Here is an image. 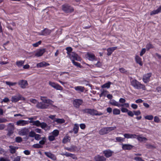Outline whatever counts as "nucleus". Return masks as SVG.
<instances>
[{
    "label": "nucleus",
    "instance_id": "obj_1",
    "mask_svg": "<svg viewBox=\"0 0 161 161\" xmlns=\"http://www.w3.org/2000/svg\"><path fill=\"white\" fill-rule=\"evenodd\" d=\"M131 85L135 88L138 89H142L143 90H145L146 88L144 85L141 84L140 82L136 80H133L131 82Z\"/></svg>",
    "mask_w": 161,
    "mask_h": 161
},
{
    "label": "nucleus",
    "instance_id": "obj_2",
    "mask_svg": "<svg viewBox=\"0 0 161 161\" xmlns=\"http://www.w3.org/2000/svg\"><path fill=\"white\" fill-rule=\"evenodd\" d=\"M116 128V126L103 127L99 130V134L100 135L106 134L114 130Z\"/></svg>",
    "mask_w": 161,
    "mask_h": 161
},
{
    "label": "nucleus",
    "instance_id": "obj_3",
    "mask_svg": "<svg viewBox=\"0 0 161 161\" xmlns=\"http://www.w3.org/2000/svg\"><path fill=\"white\" fill-rule=\"evenodd\" d=\"M83 111L85 113H87L92 115H101L103 113L98 112L97 110L94 109L90 108H86L83 110Z\"/></svg>",
    "mask_w": 161,
    "mask_h": 161
},
{
    "label": "nucleus",
    "instance_id": "obj_4",
    "mask_svg": "<svg viewBox=\"0 0 161 161\" xmlns=\"http://www.w3.org/2000/svg\"><path fill=\"white\" fill-rule=\"evenodd\" d=\"M62 10L66 13H71L74 11L73 8L68 5L64 4L62 5Z\"/></svg>",
    "mask_w": 161,
    "mask_h": 161
},
{
    "label": "nucleus",
    "instance_id": "obj_5",
    "mask_svg": "<svg viewBox=\"0 0 161 161\" xmlns=\"http://www.w3.org/2000/svg\"><path fill=\"white\" fill-rule=\"evenodd\" d=\"M49 85L57 90L62 91L63 90V88L61 86L55 82L49 81Z\"/></svg>",
    "mask_w": 161,
    "mask_h": 161
},
{
    "label": "nucleus",
    "instance_id": "obj_6",
    "mask_svg": "<svg viewBox=\"0 0 161 161\" xmlns=\"http://www.w3.org/2000/svg\"><path fill=\"white\" fill-rule=\"evenodd\" d=\"M69 56V57L72 60H75L78 61H80L81 60V58L75 52H72L70 53Z\"/></svg>",
    "mask_w": 161,
    "mask_h": 161
},
{
    "label": "nucleus",
    "instance_id": "obj_7",
    "mask_svg": "<svg viewBox=\"0 0 161 161\" xmlns=\"http://www.w3.org/2000/svg\"><path fill=\"white\" fill-rule=\"evenodd\" d=\"M38 122L39 123H38L37 126L39 127L40 126L42 129H43L45 130H49L50 129V126H48L46 123H41L39 120Z\"/></svg>",
    "mask_w": 161,
    "mask_h": 161
},
{
    "label": "nucleus",
    "instance_id": "obj_8",
    "mask_svg": "<svg viewBox=\"0 0 161 161\" xmlns=\"http://www.w3.org/2000/svg\"><path fill=\"white\" fill-rule=\"evenodd\" d=\"M29 132V130L28 128H25L21 129L18 132L20 136H26L28 135Z\"/></svg>",
    "mask_w": 161,
    "mask_h": 161
},
{
    "label": "nucleus",
    "instance_id": "obj_9",
    "mask_svg": "<svg viewBox=\"0 0 161 161\" xmlns=\"http://www.w3.org/2000/svg\"><path fill=\"white\" fill-rule=\"evenodd\" d=\"M18 84L20 87L23 89L25 88L28 85L27 81L24 80H19L18 82Z\"/></svg>",
    "mask_w": 161,
    "mask_h": 161
},
{
    "label": "nucleus",
    "instance_id": "obj_10",
    "mask_svg": "<svg viewBox=\"0 0 161 161\" xmlns=\"http://www.w3.org/2000/svg\"><path fill=\"white\" fill-rule=\"evenodd\" d=\"M82 103L83 101L80 99H75L73 102L74 106L76 108H78Z\"/></svg>",
    "mask_w": 161,
    "mask_h": 161
},
{
    "label": "nucleus",
    "instance_id": "obj_11",
    "mask_svg": "<svg viewBox=\"0 0 161 161\" xmlns=\"http://www.w3.org/2000/svg\"><path fill=\"white\" fill-rule=\"evenodd\" d=\"M152 75L151 73H148L147 74L143 76V80L145 83H147L150 80V78Z\"/></svg>",
    "mask_w": 161,
    "mask_h": 161
},
{
    "label": "nucleus",
    "instance_id": "obj_12",
    "mask_svg": "<svg viewBox=\"0 0 161 161\" xmlns=\"http://www.w3.org/2000/svg\"><path fill=\"white\" fill-rule=\"evenodd\" d=\"M52 31L50 30L45 28L41 32L39 33L40 35L47 36L49 35L51 32Z\"/></svg>",
    "mask_w": 161,
    "mask_h": 161
},
{
    "label": "nucleus",
    "instance_id": "obj_13",
    "mask_svg": "<svg viewBox=\"0 0 161 161\" xmlns=\"http://www.w3.org/2000/svg\"><path fill=\"white\" fill-rule=\"evenodd\" d=\"M95 161H106V158L103 156L97 155L94 157Z\"/></svg>",
    "mask_w": 161,
    "mask_h": 161
},
{
    "label": "nucleus",
    "instance_id": "obj_14",
    "mask_svg": "<svg viewBox=\"0 0 161 161\" xmlns=\"http://www.w3.org/2000/svg\"><path fill=\"white\" fill-rule=\"evenodd\" d=\"M36 106L37 108L40 109H46L48 108V105L41 102H38L37 103Z\"/></svg>",
    "mask_w": 161,
    "mask_h": 161
},
{
    "label": "nucleus",
    "instance_id": "obj_15",
    "mask_svg": "<svg viewBox=\"0 0 161 161\" xmlns=\"http://www.w3.org/2000/svg\"><path fill=\"white\" fill-rule=\"evenodd\" d=\"M103 153L106 158H108L112 156L113 152L110 150H107L104 151Z\"/></svg>",
    "mask_w": 161,
    "mask_h": 161
},
{
    "label": "nucleus",
    "instance_id": "obj_16",
    "mask_svg": "<svg viewBox=\"0 0 161 161\" xmlns=\"http://www.w3.org/2000/svg\"><path fill=\"white\" fill-rule=\"evenodd\" d=\"M20 94L19 93H18L12 97L11 101L14 103L17 102L20 100Z\"/></svg>",
    "mask_w": 161,
    "mask_h": 161
},
{
    "label": "nucleus",
    "instance_id": "obj_17",
    "mask_svg": "<svg viewBox=\"0 0 161 161\" xmlns=\"http://www.w3.org/2000/svg\"><path fill=\"white\" fill-rule=\"evenodd\" d=\"M29 121L25 120H20L17 122L16 124L18 125L24 126L28 124Z\"/></svg>",
    "mask_w": 161,
    "mask_h": 161
},
{
    "label": "nucleus",
    "instance_id": "obj_18",
    "mask_svg": "<svg viewBox=\"0 0 161 161\" xmlns=\"http://www.w3.org/2000/svg\"><path fill=\"white\" fill-rule=\"evenodd\" d=\"M44 154L46 155L47 157L49 158H50L53 160H55L56 159V157L55 156L50 152H44Z\"/></svg>",
    "mask_w": 161,
    "mask_h": 161
},
{
    "label": "nucleus",
    "instance_id": "obj_19",
    "mask_svg": "<svg viewBox=\"0 0 161 161\" xmlns=\"http://www.w3.org/2000/svg\"><path fill=\"white\" fill-rule=\"evenodd\" d=\"M74 89L78 92H83L85 89L84 87L81 86H75L74 87Z\"/></svg>",
    "mask_w": 161,
    "mask_h": 161
},
{
    "label": "nucleus",
    "instance_id": "obj_20",
    "mask_svg": "<svg viewBox=\"0 0 161 161\" xmlns=\"http://www.w3.org/2000/svg\"><path fill=\"white\" fill-rule=\"evenodd\" d=\"M45 50L44 49H40L37 51L35 54V56L37 57H40L42 56L45 53Z\"/></svg>",
    "mask_w": 161,
    "mask_h": 161
},
{
    "label": "nucleus",
    "instance_id": "obj_21",
    "mask_svg": "<svg viewBox=\"0 0 161 161\" xmlns=\"http://www.w3.org/2000/svg\"><path fill=\"white\" fill-rule=\"evenodd\" d=\"M133 147V146L128 144H123L122 145V148L125 150H130Z\"/></svg>",
    "mask_w": 161,
    "mask_h": 161
},
{
    "label": "nucleus",
    "instance_id": "obj_22",
    "mask_svg": "<svg viewBox=\"0 0 161 161\" xmlns=\"http://www.w3.org/2000/svg\"><path fill=\"white\" fill-rule=\"evenodd\" d=\"M49 65V64L45 62H42L37 64L36 66L38 68H41L47 66Z\"/></svg>",
    "mask_w": 161,
    "mask_h": 161
},
{
    "label": "nucleus",
    "instance_id": "obj_23",
    "mask_svg": "<svg viewBox=\"0 0 161 161\" xmlns=\"http://www.w3.org/2000/svg\"><path fill=\"white\" fill-rule=\"evenodd\" d=\"M117 48V47H116L108 48L107 50V51L108 52L107 55L108 56L111 55L113 52Z\"/></svg>",
    "mask_w": 161,
    "mask_h": 161
},
{
    "label": "nucleus",
    "instance_id": "obj_24",
    "mask_svg": "<svg viewBox=\"0 0 161 161\" xmlns=\"http://www.w3.org/2000/svg\"><path fill=\"white\" fill-rule=\"evenodd\" d=\"M135 60L137 63L139 64L141 66L143 64L141 60V58L138 56L137 55L136 56Z\"/></svg>",
    "mask_w": 161,
    "mask_h": 161
},
{
    "label": "nucleus",
    "instance_id": "obj_25",
    "mask_svg": "<svg viewBox=\"0 0 161 161\" xmlns=\"http://www.w3.org/2000/svg\"><path fill=\"white\" fill-rule=\"evenodd\" d=\"M41 99L44 103H49L52 102L51 100L46 99V97H41Z\"/></svg>",
    "mask_w": 161,
    "mask_h": 161
},
{
    "label": "nucleus",
    "instance_id": "obj_26",
    "mask_svg": "<svg viewBox=\"0 0 161 161\" xmlns=\"http://www.w3.org/2000/svg\"><path fill=\"white\" fill-rule=\"evenodd\" d=\"M161 12V6H160L158 9L156 10H154L150 13V15H152L153 14H157Z\"/></svg>",
    "mask_w": 161,
    "mask_h": 161
},
{
    "label": "nucleus",
    "instance_id": "obj_27",
    "mask_svg": "<svg viewBox=\"0 0 161 161\" xmlns=\"http://www.w3.org/2000/svg\"><path fill=\"white\" fill-rule=\"evenodd\" d=\"M87 55L88 57V59L91 61H93L95 59V55L92 54H91L89 53H87Z\"/></svg>",
    "mask_w": 161,
    "mask_h": 161
},
{
    "label": "nucleus",
    "instance_id": "obj_28",
    "mask_svg": "<svg viewBox=\"0 0 161 161\" xmlns=\"http://www.w3.org/2000/svg\"><path fill=\"white\" fill-rule=\"evenodd\" d=\"M79 130V125L78 124H75L74 125L73 130L75 134H77Z\"/></svg>",
    "mask_w": 161,
    "mask_h": 161
},
{
    "label": "nucleus",
    "instance_id": "obj_29",
    "mask_svg": "<svg viewBox=\"0 0 161 161\" xmlns=\"http://www.w3.org/2000/svg\"><path fill=\"white\" fill-rule=\"evenodd\" d=\"M110 103L111 105L115 106H119V103L116 101L114 100H112L110 101L109 102Z\"/></svg>",
    "mask_w": 161,
    "mask_h": 161
},
{
    "label": "nucleus",
    "instance_id": "obj_30",
    "mask_svg": "<svg viewBox=\"0 0 161 161\" xmlns=\"http://www.w3.org/2000/svg\"><path fill=\"white\" fill-rule=\"evenodd\" d=\"M137 138L139 141L140 142L146 141L147 140V139L146 137H141L140 135L137 136Z\"/></svg>",
    "mask_w": 161,
    "mask_h": 161
},
{
    "label": "nucleus",
    "instance_id": "obj_31",
    "mask_svg": "<svg viewBox=\"0 0 161 161\" xmlns=\"http://www.w3.org/2000/svg\"><path fill=\"white\" fill-rule=\"evenodd\" d=\"M24 63V61L21 60L16 62V65L19 67H20L23 65Z\"/></svg>",
    "mask_w": 161,
    "mask_h": 161
},
{
    "label": "nucleus",
    "instance_id": "obj_32",
    "mask_svg": "<svg viewBox=\"0 0 161 161\" xmlns=\"http://www.w3.org/2000/svg\"><path fill=\"white\" fill-rule=\"evenodd\" d=\"M55 121L58 124H62L64 123L65 120L63 119L57 118Z\"/></svg>",
    "mask_w": 161,
    "mask_h": 161
},
{
    "label": "nucleus",
    "instance_id": "obj_33",
    "mask_svg": "<svg viewBox=\"0 0 161 161\" xmlns=\"http://www.w3.org/2000/svg\"><path fill=\"white\" fill-rule=\"evenodd\" d=\"M111 84V82H108L102 85V87L103 88H108L110 87Z\"/></svg>",
    "mask_w": 161,
    "mask_h": 161
},
{
    "label": "nucleus",
    "instance_id": "obj_34",
    "mask_svg": "<svg viewBox=\"0 0 161 161\" xmlns=\"http://www.w3.org/2000/svg\"><path fill=\"white\" fill-rule=\"evenodd\" d=\"M120 110L117 108H114L113 110V114L114 115H117L120 114Z\"/></svg>",
    "mask_w": 161,
    "mask_h": 161
},
{
    "label": "nucleus",
    "instance_id": "obj_35",
    "mask_svg": "<svg viewBox=\"0 0 161 161\" xmlns=\"http://www.w3.org/2000/svg\"><path fill=\"white\" fill-rule=\"evenodd\" d=\"M18 148V147L11 146V153H15L16 152V150Z\"/></svg>",
    "mask_w": 161,
    "mask_h": 161
},
{
    "label": "nucleus",
    "instance_id": "obj_36",
    "mask_svg": "<svg viewBox=\"0 0 161 161\" xmlns=\"http://www.w3.org/2000/svg\"><path fill=\"white\" fill-rule=\"evenodd\" d=\"M46 138L45 137L42 138V140L40 141L39 142L40 144L43 145H44L46 142Z\"/></svg>",
    "mask_w": 161,
    "mask_h": 161
},
{
    "label": "nucleus",
    "instance_id": "obj_37",
    "mask_svg": "<svg viewBox=\"0 0 161 161\" xmlns=\"http://www.w3.org/2000/svg\"><path fill=\"white\" fill-rule=\"evenodd\" d=\"M59 131L58 130H54L52 132V135L54 136H57L59 134Z\"/></svg>",
    "mask_w": 161,
    "mask_h": 161
},
{
    "label": "nucleus",
    "instance_id": "obj_38",
    "mask_svg": "<svg viewBox=\"0 0 161 161\" xmlns=\"http://www.w3.org/2000/svg\"><path fill=\"white\" fill-rule=\"evenodd\" d=\"M153 46L150 43L147 44L146 46V48L147 50H149V49L153 48Z\"/></svg>",
    "mask_w": 161,
    "mask_h": 161
},
{
    "label": "nucleus",
    "instance_id": "obj_39",
    "mask_svg": "<svg viewBox=\"0 0 161 161\" xmlns=\"http://www.w3.org/2000/svg\"><path fill=\"white\" fill-rule=\"evenodd\" d=\"M29 123H32V125H36V126H37L38 123V120H37L36 121H33L32 120H30L29 122Z\"/></svg>",
    "mask_w": 161,
    "mask_h": 161
},
{
    "label": "nucleus",
    "instance_id": "obj_40",
    "mask_svg": "<svg viewBox=\"0 0 161 161\" xmlns=\"http://www.w3.org/2000/svg\"><path fill=\"white\" fill-rule=\"evenodd\" d=\"M32 147L34 148H39L42 147V146L39 144H36L32 146Z\"/></svg>",
    "mask_w": 161,
    "mask_h": 161
},
{
    "label": "nucleus",
    "instance_id": "obj_41",
    "mask_svg": "<svg viewBox=\"0 0 161 161\" xmlns=\"http://www.w3.org/2000/svg\"><path fill=\"white\" fill-rule=\"evenodd\" d=\"M72 62L73 64L75 66L79 67L80 68L81 67V65H80V64L78 62H75L74 60H72Z\"/></svg>",
    "mask_w": 161,
    "mask_h": 161
},
{
    "label": "nucleus",
    "instance_id": "obj_42",
    "mask_svg": "<svg viewBox=\"0 0 161 161\" xmlns=\"http://www.w3.org/2000/svg\"><path fill=\"white\" fill-rule=\"evenodd\" d=\"M29 136L30 137H33L35 136L36 133L34 131H31L29 132Z\"/></svg>",
    "mask_w": 161,
    "mask_h": 161
},
{
    "label": "nucleus",
    "instance_id": "obj_43",
    "mask_svg": "<svg viewBox=\"0 0 161 161\" xmlns=\"http://www.w3.org/2000/svg\"><path fill=\"white\" fill-rule=\"evenodd\" d=\"M145 118L146 119L151 120L153 119V117L152 115H147L145 117Z\"/></svg>",
    "mask_w": 161,
    "mask_h": 161
},
{
    "label": "nucleus",
    "instance_id": "obj_44",
    "mask_svg": "<svg viewBox=\"0 0 161 161\" xmlns=\"http://www.w3.org/2000/svg\"><path fill=\"white\" fill-rule=\"evenodd\" d=\"M55 117L56 115H50L49 116V118L52 119L53 120V123H54L55 122V120H56L57 119L55 118Z\"/></svg>",
    "mask_w": 161,
    "mask_h": 161
},
{
    "label": "nucleus",
    "instance_id": "obj_45",
    "mask_svg": "<svg viewBox=\"0 0 161 161\" xmlns=\"http://www.w3.org/2000/svg\"><path fill=\"white\" fill-rule=\"evenodd\" d=\"M119 71L121 73L126 74L127 72V71L123 68H119Z\"/></svg>",
    "mask_w": 161,
    "mask_h": 161
},
{
    "label": "nucleus",
    "instance_id": "obj_46",
    "mask_svg": "<svg viewBox=\"0 0 161 161\" xmlns=\"http://www.w3.org/2000/svg\"><path fill=\"white\" fill-rule=\"evenodd\" d=\"M71 153H68L66 152L65 153H62L60 154L63 156H65L67 157H70Z\"/></svg>",
    "mask_w": 161,
    "mask_h": 161
},
{
    "label": "nucleus",
    "instance_id": "obj_47",
    "mask_svg": "<svg viewBox=\"0 0 161 161\" xmlns=\"http://www.w3.org/2000/svg\"><path fill=\"white\" fill-rule=\"evenodd\" d=\"M15 141L17 142H20L22 141V139L21 137H17L15 138Z\"/></svg>",
    "mask_w": 161,
    "mask_h": 161
},
{
    "label": "nucleus",
    "instance_id": "obj_48",
    "mask_svg": "<svg viewBox=\"0 0 161 161\" xmlns=\"http://www.w3.org/2000/svg\"><path fill=\"white\" fill-rule=\"evenodd\" d=\"M66 50L67 51V53L68 55L70 54V53L72 52V49L70 47H68L66 48Z\"/></svg>",
    "mask_w": 161,
    "mask_h": 161
},
{
    "label": "nucleus",
    "instance_id": "obj_49",
    "mask_svg": "<svg viewBox=\"0 0 161 161\" xmlns=\"http://www.w3.org/2000/svg\"><path fill=\"white\" fill-rule=\"evenodd\" d=\"M42 43V41H38V42H36L35 43H34L32 44V46L34 47H37L39 45H40Z\"/></svg>",
    "mask_w": 161,
    "mask_h": 161
},
{
    "label": "nucleus",
    "instance_id": "obj_50",
    "mask_svg": "<svg viewBox=\"0 0 161 161\" xmlns=\"http://www.w3.org/2000/svg\"><path fill=\"white\" fill-rule=\"evenodd\" d=\"M34 137H35V140L38 141L41 138V135L38 134H36V135H35Z\"/></svg>",
    "mask_w": 161,
    "mask_h": 161
},
{
    "label": "nucleus",
    "instance_id": "obj_51",
    "mask_svg": "<svg viewBox=\"0 0 161 161\" xmlns=\"http://www.w3.org/2000/svg\"><path fill=\"white\" fill-rule=\"evenodd\" d=\"M69 137H64L63 140L62 142L64 143H65L67 142L68 141Z\"/></svg>",
    "mask_w": 161,
    "mask_h": 161
},
{
    "label": "nucleus",
    "instance_id": "obj_52",
    "mask_svg": "<svg viewBox=\"0 0 161 161\" xmlns=\"http://www.w3.org/2000/svg\"><path fill=\"white\" fill-rule=\"evenodd\" d=\"M154 120L155 122L158 123L160 121L159 118L157 116H155L154 117Z\"/></svg>",
    "mask_w": 161,
    "mask_h": 161
},
{
    "label": "nucleus",
    "instance_id": "obj_53",
    "mask_svg": "<svg viewBox=\"0 0 161 161\" xmlns=\"http://www.w3.org/2000/svg\"><path fill=\"white\" fill-rule=\"evenodd\" d=\"M127 114L130 117H132L134 116V112H133L132 111L130 110H128Z\"/></svg>",
    "mask_w": 161,
    "mask_h": 161
},
{
    "label": "nucleus",
    "instance_id": "obj_54",
    "mask_svg": "<svg viewBox=\"0 0 161 161\" xmlns=\"http://www.w3.org/2000/svg\"><path fill=\"white\" fill-rule=\"evenodd\" d=\"M134 159L136 161H144V160L142 159V158L137 157H135Z\"/></svg>",
    "mask_w": 161,
    "mask_h": 161
},
{
    "label": "nucleus",
    "instance_id": "obj_55",
    "mask_svg": "<svg viewBox=\"0 0 161 161\" xmlns=\"http://www.w3.org/2000/svg\"><path fill=\"white\" fill-rule=\"evenodd\" d=\"M9 100L8 98L5 97L1 101V103H3V102L7 103L9 102Z\"/></svg>",
    "mask_w": 161,
    "mask_h": 161
},
{
    "label": "nucleus",
    "instance_id": "obj_56",
    "mask_svg": "<svg viewBox=\"0 0 161 161\" xmlns=\"http://www.w3.org/2000/svg\"><path fill=\"white\" fill-rule=\"evenodd\" d=\"M124 138H123L121 137H117L116 138V141L118 142H120L124 141Z\"/></svg>",
    "mask_w": 161,
    "mask_h": 161
},
{
    "label": "nucleus",
    "instance_id": "obj_57",
    "mask_svg": "<svg viewBox=\"0 0 161 161\" xmlns=\"http://www.w3.org/2000/svg\"><path fill=\"white\" fill-rule=\"evenodd\" d=\"M146 51L145 48H142L140 52V55L141 56H142L145 53Z\"/></svg>",
    "mask_w": 161,
    "mask_h": 161
},
{
    "label": "nucleus",
    "instance_id": "obj_58",
    "mask_svg": "<svg viewBox=\"0 0 161 161\" xmlns=\"http://www.w3.org/2000/svg\"><path fill=\"white\" fill-rule=\"evenodd\" d=\"M55 136L53 135L50 136H48V139L50 141H53L55 140Z\"/></svg>",
    "mask_w": 161,
    "mask_h": 161
},
{
    "label": "nucleus",
    "instance_id": "obj_59",
    "mask_svg": "<svg viewBox=\"0 0 161 161\" xmlns=\"http://www.w3.org/2000/svg\"><path fill=\"white\" fill-rule=\"evenodd\" d=\"M0 161H9L8 158L0 157Z\"/></svg>",
    "mask_w": 161,
    "mask_h": 161
},
{
    "label": "nucleus",
    "instance_id": "obj_60",
    "mask_svg": "<svg viewBox=\"0 0 161 161\" xmlns=\"http://www.w3.org/2000/svg\"><path fill=\"white\" fill-rule=\"evenodd\" d=\"M71 148L72 152L75 151L77 148V147L75 146H72Z\"/></svg>",
    "mask_w": 161,
    "mask_h": 161
},
{
    "label": "nucleus",
    "instance_id": "obj_61",
    "mask_svg": "<svg viewBox=\"0 0 161 161\" xmlns=\"http://www.w3.org/2000/svg\"><path fill=\"white\" fill-rule=\"evenodd\" d=\"M134 114L136 115H140L141 114V112L140 110H138L137 111H134Z\"/></svg>",
    "mask_w": 161,
    "mask_h": 161
},
{
    "label": "nucleus",
    "instance_id": "obj_62",
    "mask_svg": "<svg viewBox=\"0 0 161 161\" xmlns=\"http://www.w3.org/2000/svg\"><path fill=\"white\" fill-rule=\"evenodd\" d=\"M128 110H129L125 108H121V111L122 112H124H124H125V113L127 112V113Z\"/></svg>",
    "mask_w": 161,
    "mask_h": 161
},
{
    "label": "nucleus",
    "instance_id": "obj_63",
    "mask_svg": "<svg viewBox=\"0 0 161 161\" xmlns=\"http://www.w3.org/2000/svg\"><path fill=\"white\" fill-rule=\"evenodd\" d=\"M80 126L82 129H84L86 128V125L84 124H81L80 125Z\"/></svg>",
    "mask_w": 161,
    "mask_h": 161
},
{
    "label": "nucleus",
    "instance_id": "obj_64",
    "mask_svg": "<svg viewBox=\"0 0 161 161\" xmlns=\"http://www.w3.org/2000/svg\"><path fill=\"white\" fill-rule=\"evenodd\" d=\"M30 101L34 104H36L37 103V101L35 99H31Z\"/></svg>",
    "mask_w": 161,
    "mask_h": 161
}]
</instances>
